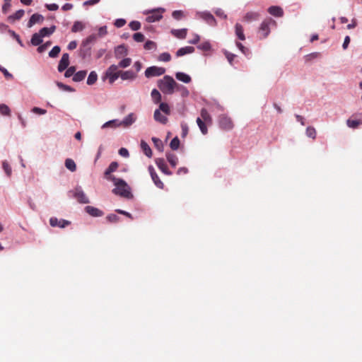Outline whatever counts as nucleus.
<instances>
[{
  "label": "nucleus",
  "instance_id": "1",
  "mask_svg": "<svg viewBox=\"0 0 362 362\" xmlns=\"http://www.w3.org/2000/svg\"><path fill=\"white\" fill-rule=\"evenodd\" d=\"M158 87L164 94L171 95L174 93L175 88L178 87V84L173 77L165 76L158 81Z\"/></svg>",
  "mask_w": 362,
  "mask_h": 362
},
{
  "label": "nucleus",
  "instance_id": "2",
  "mask_svg": "<svg viewBox=\"0 0 362 362\" xmlns=\"http://www.w3.org/2000/svg\"><path fill=\"white\" fill-rule=\"evenodd\" d=\"M110 180L114 182L115 185V188L112 190L113 193L126 198H130L132 196L127 183L123 180L115 177H110Z\"/></svg>",
  "mask_w": 362,
  "mask_h": 362
},
{
  "label": "nucleus",
  "instance_id": "3",
  "mask_svg": "<svg viewBox=\"0 0 362 362\" xmlns=\"http://www.w3.org/2000/svg\"><path fill=\"white\" fill-rule=\"evenodd\" d=\"M276 22L272 18L264 19L259 28V34L260 39L266 38L270 33V27L275 26Z\"/></svg>",
  "mask_w": 362,
  "mask_h": 362
},
{
  "label": "nucleus",
  "instance_id": "4",
  "mask_svg": "<svg viewBox=\"0 0 362 362\" xmlns=\"http://www.w3.org/2000/svg\"><path fill=\"white\" fill-rule=\"evenodd\" d=\"M118 66L112 64L106 71L105 76L109 79L110 83L112 84L119 77L120 71H118Z\"/></svg>",
  "mask_w": 362,
  "mask_h": 362
},
{
  "label": "nucleus",
  "instance_id": "5",
  "mask_svg": "<svg viewBox=\"0 0 362 362\" xmlns=\"http://www.w3.org/2000/svg\"><path fill=\"white\" fill-rule=\"evenodd\" d=\"M165 69L156 66H150L145 71V76L146 78H151L154 76H159L164 74Z\"/></svg>",
  "mask_w": 362,
  "mask_h": 362
},
{
  "label": "nucleus",
  "instance_id": "6",
  "mask_svg": "<svg viewBox=\"0 0 362 362\" xmlns=\"http://www.w3.org/2000/svg\"><path fill=\"white\" fill-rule=\"evenodd\" d=\"M220 127L223 130H230L233 128V122L230 117L226 115H221L218 120Z\"/></svg>",
  "mask_w": 362,
  "mask_h": 362
},
{
  "label": "nucleus",
  "instance_id": "7",
  "mask_svg": "<svg viewBox=\"0 0 362 362\" xmlns=\"http://www.w3.org/2000/svg\"><path fill=\"white\" fill-rule=\"evenodd\" d=\"M164 9L163 8L153 10L148 13V15L146 17V21L148 23H153L160 21L163 18L162 13Z\"/></svg>",
  "mask_w": 362,
  "mask_h": 362
},
{
  "label": "nucleus",
  "instance_id": "8",
  "mask_svg": "<svg viewBox=\"0 0 362 362\" xmlns=\"http://www.w3.org/2000/svg\"><path fill=\"white\" fill-rule=\"evenodd\" d=\"M73 196L81 204H88L89 199L81 188H76L73 192Z\"/></svg>",
  "mask_w": 362,
  "mask_h": 362
},
{
  "label": "nucleus",
  "instance_id": "9",
  "mask_svg": "<svg viewBox=\"0 0 362 362\" xmlns=\"http://www.w3.org/2000/svg\"><path fill=\"white\" fill-rule=\"evenodd\" d=\"M148 172L151 175V177L155 185L160 189H163L164 184L160 180L159 177L158 176L157 173L155 171L154 168L152 165H149L148 168Z\"/></svg>",
  "mask_w": 362,
  "mask_h": 362
},
{
  "label": "nucleus",
  "instance_id": "10",
  "mask_svg": "<svg viewBox=\"0 0 362 362\" xmlns=\"http://www.w3.org/2000/svg\"><path fill=\"white\" fill-rule=\"evenodd\" d=\"M49 223L52 227H59V228H65L69 226L71 223L69 221L64 219H57L55 217H52L49 219Z\"/></svg>",
  "mask_w": 362,
  "mask_h": 362
},
{
  "label": "nucleus",
  "instance_id": "11",
  "mask_svg": "<svg viewBox=\"0 0 362 362\" xmlns=\"http://www.w3.org/2000/svg\"><path fill=\"white\" fill-rule=\"evenodd\" d=\"M69 65V55L67 53H64L62 54V59L59 61L58 65V71L59 72H62L65 69L68 68Z\"/></svg>",
  "mask_w": 362,
  "mask_h": 362
},
{
  "label": "nucleus",
  "instance_id": "12",
  "mask_svg": "<svg viewBox=\"0 0 362 362\" xmlns=\"http://www.w3.org/2000/svg\"><path fill=\"white\" fill-rule=\"evenodd\" d=\"M85 211L87 214L93 217H100L104 214L103 211L92 206H86Z\"/></svg>",
  "mask_w": 362,
  "mask_h": 362
},
{
  "label": "nucleus",
  "instance_id": "13",
  "mask_svg": "<svg viewBox=\"0 0 362 362\" xmlns=\"http://www.w3.org/2000/svg\"><path fill=\"white\" fill-rule=\"evenodd\" d=\"M156 163L158 168L165 175H171L172 172L168 170V165L163 158H157Z\"/></svg>",
  "mask_w": 362,
  "mask_h": 362
},
{
  "label": "nucleus",
  "instance_id": "14",
  "mask_svg": "<svg viewBox=\"0 0 362 362\" xmlns=\"http://www.w3.org/2000/svg\"><path fill=\"white\" fill-rule=\"evenodd\" d=\"M97 39L95 35L93 34L89 35L85 40L82 42V46L84 49V55L90 52V47H88L89 44L94 42Z\"/></svg>",
  "mask_w": 362,
  "mask_h": 362
},
{
  "label": "nucleus",
  "instance_id": "15",
  "mask_svg": "<svg viewBox=\"0 0 362 362\" xmlns=\"http://www.w3.org/2000/svg\"><path fill=\"white\" fill-rule=\"evenodd\" d=\"M44 21V17L39 13H34L31 16L28 23V27L31 28L36 23H42Z\"/></svg>",
  "mask_w": 362,
  "mask_h": 362
},
{
  "label": "nucleus",
  "instance_id": "16",
  "mask_svg": "<svg viewBox=\"0 0 362 362\" xmlns=\"http://www.w3.org/2000/svg\"><path fill=\"white\" fill-rule=\"evenodd\" d=\"M201 18L210 25L214 26L216 25V21L214 18V16L209 12L202 13Z\"/></svg>",
  "mask_w": 362,
  "mask_h": 362
},
{
  "label": "nucleus",
  "instance_id": "17",
  "mask_svg": "<svg viewBox=\"0 0 362 362\" xmlns=\"http://www.w3.org/2000/svg\"><path fill=\"white\" fill-rule=\"evenodd\" d=\"M135 115L134 113H130L122 122H120L119 124L125 127H129L135 122Z\"/></svg>",
  "mask_w": 362,
  "mask_h": 362
},
{
  "label": "nucleus",
  "instance_id": "18",
  "mask_svg": "<svg viewBox=\"0 0 362 362\" xmlns=\"http://www.w3.org/2000/svg\"><path fill=\"white\" fill-rule=\"evenodd\" d=\"M127 49L124 45H119L115 49V56L116 58L119 59L127 54Z\"/></svg>",
  "mask_w": 362,
  "mask_h": 362
},
{
  "label": "nucleus",
  "instance_id": "19",
  "mask_svg": "<svg viewBox=\"0 0 362 362\" xmlns=\"http://www.w3.org/2000/svg\"><path fill=\"white\" fill-rule=\"evenodd\" d=\"M153 117L156 122H160L163 124H165L168 122L167 117L162 115L161 112H160V110L156 109L155 110L154 114H153Z\"/></svg>",
  "mask_w": 362,
  "mask_h": 362
},
{
  "label": "nucleus",
  "instance_id": "20",
  "mask_svg": "<svg viewBox=\"0 0 362 362\" xmlns=\"http://www.w3.org/2000/svg\"><path fill=\"white\" fill-rule=\"evenodd\" d=\"M120 77L122 80H133L136 78V74L132 70L120 71Z\"/></svg>",
  "mask_w": 362,
  "mask_h": 362
},
{
  "label": "nucleus",
  "instance_id": "21",
  "mask_svg": "<svg viewBox=\"0 0 362 362\" xmlns=\"http://www.w3.org/2000/svg\"><path fill=\"white\" fill-rule=\"evenodd\" d=\"M118 168V163L115 161L112 162L109 167L105 171V176L107 179L110 180V177H112L110 174L117 170Z\"/></svg>",
  "mask_w": 362,
  "mask_h": 362
},
{
  "label": "nucleus",
  "instance_id": "22",
  "mask_svg": "<svg viewBox=\"0 0 362 362\" xmlns=\"http://www.w3.org/2000/svg\"><path fill=\"white\" fill-rule=\"evenodd\" d=\"M268 12L271 15H272L274 16H276V17H281L284 14L282 8L279 6H270L268 8Z\"/></svg>",
  "mask_w": 362,
  "mask_h": 362
},
{
  "label": "nucleus",
  "instance_id": "23",
  "mask_svg": "<svg viewBox=\"0 0 362 362\" xmlns=\"http://www.w3.org/2000/svg\"><path fill=\"white\" fill-rule=\"evenodd\" d=\"M194 52V48L193 47L187 46L185 47H182L179 49L176 52L177 57H182L187 54H191Z\"/></svg>",
  "mask_w": 362,
  "mask_h": 362
},
{
  "label": "nucleus",
  "instance_id": "24",
  "mask_svg": "<svg viewBox=\"0 0 362 362\" xmlns=\"http://www.w3.org/2000/svg\"><path fill=\"white\" fill-rule=\"evenodd\" d=\"M187 30L186 28L179 30H172L171 33L179 39H185L187 36Z\"/></svg>",
  "mask_w": 362,
  "mask_h": 362
},
{
  "label": "nucleus",
  "instance_id": "25",
  "mask_svg": "<svg viewBox=\"0 0 362 362\" xmlns=\"http://www.w3.org/2000/svg\"><path fill=\"white\" fill-rule=\"evenodd\" d=\"M86 27V25L82 21H76L74 23L71 28L72 33H77L82 31Z\"/></svg>",
  "mask_w": 362,
  "mask_h": 362
},
{
  "label": "nucleus",
  "instance_id": "26",
  "mask_svg": "<svg viewBox=\"0 0 362 362\" xmlns=\"http://www.w3.org/2000/svg\"><path fill=\"white\" fill-rule=\"evenodd\" d=\"M200 115H201L200 118L202 119V120H204L206 123H207L209 124H211V122H212L211 117L205 108H202L201 110Z\"/></svg>",
  "mask_w": 362,
  "mask_h": 362
},
{
  "label": "nucleus",
  "instance_id": "27",
  "mask_svg": "<svg viewBox=\"0 0 362 362\" xmlns=\"http://www.w3.org/2000/svg\"><path fill=\"white\" fill-rule=\"evenodd\" d=\"M56 29V27L54 25L51 26L50 28H42L39 31V34L43 37L45 36H49L52 35Z\"/></svg>",
  "mask_w": 362,
  "mask_h": 362
},
{
  "label": "nucleus",
  "instance_id": "28",
  "mask_svg": "<svg viewBox=\"0 0 362 362\" xmlns=\"http://www.w3.org/2000/svg\"><path fill=\"white\" fill-rule=\"evenodd\" d=\"M166 158L169 163L171 165L172 167H175L178 163V158L177 156L174 153H166Z\"/></svg>",
  "mask_w": 362,
  "mask_h": 362
},
{
  "label": "nucleus",
  "instance_id": "29",
  "mask_svg": "<svg viewBox=\"0 0 362 362\" xmlns=\"http://www.w3.org/2000/svg\"><path fill=\"white\" fill-rule=\"evenodd\" d=\"M259 17V14L257 12H248L244 16V21L247 22H251L257 21Z\"/></svg>",
  "mask_w": 362,
  "mask_h": 362
},
{
  "label": "nucleus",
  "instance_id": "30",
  "mask_svg": "<svg viewBox=\"0 0 362 362\" xmlns=\"http://www.w3.org/2000/svg\"><path fill=\"white\" fill-rule=\"evenodd\" d=\"M141 148L144 152V153L148 158H151L152 156V151L148 146V144L144 141H141Z\"/></svg>",
  "mask_w": 362,
  "mask_h": 362
},
{
  "label": "nucleus",
  "instance_id": "31",
  "mask_svg": "<svg viewBox=\"0 0 362 362\" xmlns=\"http://www.w3.org/2000/svg\"><path fill=\"white\" fill-rule=\"evenodd\" d=\"M235 28V35H237L238 38L240 40H245V36L243 33V26L239 23H236Z\"/></svg>",
  "mask_w": 362,
  "mask_h": 362
},
{
  "label": "nucleus",
  "instance_id": "32",
  "mask_svg": "<svg viewBox=\"0 0 362 362\" xmlns=\"http://www.w3.org/2000/svg\"><path fill=\"white\" fill-rule=\"evenodd\" d=\"M175 77L177 80L181 81L185 83H188L191 81V77L182 72L176 73Z\"/></svg>",
  "mask_w": 362,
  "mask_h": 362
},
{
  "label": "nucleus",
  "instance_id": "33",
  "mask_svg": "<svg viewBox=\"0 0 362 362\" xmlns=\"http://www.w3.org/2000/svg\"><path fill=\"white\" fill-rule=\"evenodd\" d=\"M197 123L202 133L203 134H206L208 132V129H207L206 124H208L206 123L204 120H202V119H201L200 117H197Z\"/></svg>",
  "mask_w": 362,
  "mask_h": 362
},
{
  "label": "nucleus",
  "instance_id": "34",
  "mask_svg": "<svg viewBox=\"0 0 362 362\" xmlns=\"http://www.w3.org/2000/svg\"><path fill=\"white\" fill-rule=\"evenodd\" d=\"M42 37L38 33H35L31 37V43L34 46L40 45L42 42Z\"/></svg>",
  "mask_w": 362,
  "mask_h": 362
},
{
  "label": "nucleus",
  "instance_id": "35",
  "mask_svg": "<svg viewBox=\"0 0 362 362\" xmlns=\"http://www.w3.org/2000/svg\"><path fill=\"white\" fill-rule=\"evenodd\" d=\"M65 166L71 172H75L76 170V165L71 158H66L65 160Z\"/></svg>",
  "mask_w": 362,
  "mask_h": 362
},
{
  "label": "nucleus",
  "instance_id": "36",
  "mask_svg": "<svg viewBox=\"0 0 362 362\" xmlns=\"http://www.w3.org/2000/svg\"><path fill=\"white\" fill-rule=\"evenodd\" d=\"M86 74V71H79L75 73V74L73 76V81L76 82L83 81L85 78Z\"/></svg>",
  "mask_w": 362,
  "mask_h": 362
},
{
  "label": "nucleus",
  "instance_id": "37",
  "mask_svg": "<svg viewBox=\"0 0 362 362\" xmlns=\"http://www.w3.org/2000/svg\"><path fill=\"white\" fill-rule=\"evenodd\" d=\"M25 11L23 9L17 11L15 13L8 17L9 21H14L16 20H20L24 15Z\"/></svg>",
  "mask_w": 362,
  "mask_h": 362
},
{
  "label": "nucleus",
  "instance_id": "38",
  "mask_svg": "<svg viewBox=\"0 0 362 362\" xmlns=\"http://www.w3.org/2000/svg\"><path fill=\"white\" fill-rule=\"evenodd\" d=\"M362 124V119H349L346 121V124L350 128H357L359 124Z\"/></svg>",
  "mask_w": 362,
  "mask_h": 362
},
{
  "label": "nucleus",
  "instance_id": "39",
  "mask_svg": "<svg viewBox=\"0 0 362 362\" xmlns=\"http://www.w3.org/2000/svg\"><path fill=\"white\" fill-rule=\"evenodd\" d=\"M151 98L155 103H159L161 101L162 97L159 91L156 89H153L151 91Z\"/></svg>",
  "mask_w": 362,
  "mask_h": 362
},
{
  "label": "nucleus",
  "instance_id": "40",
  "mask_svg": "<svg viewBox=\"0 0 362 362\" xmlns=\"http://www.w3.org/2000/svg\"><path fill=\"white\" fill-rule=\"evenodd\" d=\"M120 122H119L117 119H112L110 121H108L105 122L102 128H107V127H116L119 126H122L121 124H119Z\"/></svg>",
  "mask_w": 362,
  "mask_h": 362
},
{
  "label": "nucleus",
  "instance_id": "41",
  "mask_svg": "<svg viewBox=\"0 0 362 362\" xmlns=\"http://www.w3.org/2000/svg\"><path fill=\"white\" fill-rule=\"evenodd\" d=\"M158 110H160V112H163L167 115H170V108L169 105L165 103H160Z\"/></svg>",
  "mask_w": 362,
  "mask_h": 362
},
{
  "label": "nucleus",
  "instance_id": "42",
  "mask_svg": "<svg viewBox=\"0 0 362 362\" xmlns=\"http://www.w3.org/2000/svg\"><path fill=\"white\" fill-rule=\"evenodd\" d=\"M97 79H98V75L95 73V71H91L88 77L87 84L93 85L96 82Z\"/></svg>",
  "mask_w": 362,
  "mask_h": 362
},
{
  "label": "nucleus",
  "instance_id": "43",
  "mask_svg": "<svg viewBox=\"0 0 362 362\" xmlns=\"http://www.w3.org/2000/svg\"><path fill=\"white\" fill-rule=\"evenodd\" d=\"M0 114L4 116H10L11 115V110L8 105L6 104L0 105Z\"/></svg>",
  "mask_w": 362,
  "mask_h": 362
},
{
  "label": "nucleus",
  "instance_id": "44",
  "mask_svg": "<svg viewBox=\"0 0 362 362\" xmlns=\"http://www.w3.org/2000/svg\"><path fill=\"white\" fill-rule=\"evenodd\" d=\"M305 133L307 136L312 138L313 139H315L316 138L317 132L315 129L313 127H307Z\"/></svg>",
  "mask_w": 362,
  "mask_h": 362
},
{
  "label": "nucleus",
  "instance_id": "45",
  "mask_svg": "<svg viewBox=\"0 0 362 362\" xmlns=\"http://www.w3.org/2000/svg\"><path fill=\"white\" fill-rule=\"evenodd\" d=\"M61 51V48L59 46H54L52 50L49 52V56L52 58L57 57Z\"/></svg>",
  "mask_w": 362,
  "mask_h": 362
},
{
  "label": "nucleus",
  "instance_id": "46",
  "mask_svg": "<svg viewBox=\"0 0 362 362\" xmlns=\"http://www.w3.org/2000/svg\"><path fill=\"white\" fill-rule=\"evenodd\" d=\"M170 146L172 150L175 151V150L178 149V148L180 146V140L177 136L172 139V141H170Z\"/></svg>",
  "mask_w": 362,
  "mask_h": 362
},
{
  "label": "nucleus",
  "instance_id": "47",
  "mask_svg": "<svg viewBox=\"0 0 362 362\" xmlns=\"http://www.w3.org/2000/svg\"><path fill=\"white\" fill-rule=\"evenodd\" d=\"M2 167H3V169L5 171L6 174L8 176H10L11 175L12 170H11V168L9 163L7 161L4 160L2 163Z\"/></svg>",
  "mask_w": 362,
  "mask_h": 362
},
{
  "label": "nucleus",
  "instance_id": "48",
  "mask_svg": "<svg viewBox=\"0 0 362 362\" xmlns=\"http://www.w3.org/2000/svg\"><path fill=\"white\" fill-rule=\"evenodd\" d=\"M197 47L203 51H209L211 49V44L209 42L206 41L199 45Z\"/></svg>",
  "mask_w": 362,
  "mask_h": 362
},
{
  "label": "nucleus",
  "instance_id": "49",
  "mask_svg": "<svg viewBox=\"0 0 362 362\" xmlns=\"http://www.w3.org/2000/svg\"><path fill=\"white\" fill-rule=\"evenodd\" d=\"M171 59V56L168 52H163L160 54L158 57V60L162 62H169Z\"/></svg>",
  "mask_w": 362,
  "mask_h": 362
},
{
  "label": "nucleus",
  "instance_id": "50",
  "mask_svg": "<svg viewBox=\"0 0 362 362\" xmlns=\"http://www.w3.org/2000/svg\"><path fill=\"white\" fill-rule=\"evenodd\" d=\"M131 63H132V59L130 58H125V59H122V61H120L118 66L122 68H126V67H128L129 66H130Z\"/></svg>",
  "mask_w": 362,
  "mask_h": 362
},
{
  "label": "nucleus",
  "instance_id": "51",
  "mask_svg": "<svg viewBox=\"0 0 362 362\" xmlns=\"http://www.w3.org/2000/svg\"><path fill=\"white\" fill-rule=\"evenodd\" d=\"M129 26L132 30H138L141 28V23L139 21H133L129 23Z\"/></svg>",
  "mask_w": 362,
  "mask_h": 362
},
{
  "label": "nucleus",
  "instance_id": "52",
  "mask_svg": "<svg viewBox=\"0 0 362 362\" xmlns=\"http://www.w3.org/2000/svg\"><path fill=\"white\" fill-rule=\"evenodd\" d=\"M133 39L137 42H141L144 41L145 37L142 33H136L133 35Z\"/></svg>",
  "mask_w": 362,
  "mask_h": 362
},
{
  "label": "nucleus",
  "instance_id": "53",
  "mask_svg": "<svg viewBox=\"0 0 362 362\" xmlns=\"http://www.w3.org/2000/svg\"><path fill=\"white\" fill-rule=\"evenodd\" d=\"M106 219L110 223H116L119 220V217L116 214H111L107 216Z\"/></svg>",
  "mask_w": 362,
  "mask_h": 362
},
{
  "label": "nucleus",
  "instance_id": "54",
  "mask_svg": "<svg viewBox=\"0 0 362 362\" xmlns=\"http://www.w3.org/2000/svg\"><path fill=\"white\" fill-rule=\"evenodd\" d=\"M75 71H76V68L75 66H70L69 67L65 74H64V76L66 78H69L71 77V76H74L75 74Z\"/></svg>",
  "mask_w": 362,
  "mask_h": 362
},
{
  "label": "nucleus",
  "instance_id": "55",
  "mask_svg": "<svg viewBox=\"0 0 362 362\" xmlns=\"http://www.w3.org/2000/svg\"><path fill=\"white\" fill-rule=\"evenodd\" d=\"M236 46L245 55H248L250 54L249 49L244 47L242 43L236 42Z\"/></svg>",
  "mask_w": 362,
  "mask_h": 362
},
{
  "label": "nucleus",
  "instance_id": "56",
  "mask_svg": "<svg viewBox=\"0 0 362 362\" xmlns=\"http://www.w3.org/2000/svg\"><path fill=\"white\" fill-rule=\"evenodd\" d=\"M156 47V44L154 42L151 41V40H148L144 44V49H145L149 50V49H155Z\"/></svg>",
  "mask_w": 362,
  "mask_h": 362
},
{
  "label": "nucleus",
  "instance_id": "57",
  "mask_svg": "<svg viewBox=\"0 0 362 362\" xmlns=\"http://www.w3.org/2000/svg\"><path fill=\"white\" fill-rule=\"evenodd\" d=\"M11 0H4V4L2 6V11L6 13L11 7Z\"/></svg>",
  "mask_w": 362,
  "mask_h": 362
},
{
  "label": "nucleus",
  "instance_id": "58",
  "mask_svg": "<svg viewBox=\"0 0 362 362\" xmlns=\"http://www.w3.org/2000/svg\"><path fill=\"white\" fill-rule=\"evenodd\" d=\"M172 16L175 19L180 20L183 17V13L181 11H174Z\"/></svg>",
  "mask_w": 362,
  "mask_h": 362
},
{
  "label": "nucleus",
  "instance_id": "59",
  "mask_svg": "<svg viewBox=\"0 0 362 362\" xmlns=\"http://www.w3.org/2000/svg\"><path fill=\"white\" fill-rule=\"evenodd\" d=\"M51 42H47L46 43H45L44 45H40L38 47H37V52L39 53H42L49 46L51 45Z\"/></svg>",
  "mask_w": 362,
  "mask_h": 362
},
{
  "label": "nucleus",
  "instance_id": "60",
  "mask_svg": "<svg viewBox=\"0 0 362 362\" xmlns=\"http://www.w3.org/2000/svg\"><path fill=\"white\" fill-rule=\"evenodd\" d=\"M0 71L4 74V76L7 79H12L13 78V75L10 74L5 68L0 66Z\"/></svg>",
  "mask_w": 362,
  "mask_h": 362
},
{
  "label": "nucleus",
  "instance_id": "61",
  "mask_svg": "<svg viewBox=\"0 0 362 362\" xmlns=\"http://www.w3.org/2000/svg\"><path fill=\"white\" fill-rule=\"evenodd\" d=\"M114 24L117 28H122L126 24V21L123 18H119L115 21Z\"/></svg>",
  "mask_w": 362,
  "mask_h": 362
},
{
  "label": "nucleus",
  "instance_id": "62",
  "mask_svg": "<svg viewBox=\"0 0 362 362\" xmlns=\"http://www.w3.org/2000/svg\"><path fill=\"white\" fill-rule=\"evenodd\" d=\"M225 56H226V57L227 58L228 62L230 64H232V62H233V59L236 57L235 54H232V53L228 52H225Z\"/></svg>",
  "mask_w": 362,
  "mask_h": 362
},
{
  "label": "nucleus",
  "instance_id": "63",
  "mask_svg": "<svg viewBox=\"0 0 362 362\" xmlns=\"http://www.w3.org/2000/svg\"><path fill=\"white\" fill-rule=\"evenodd\" d=\"M45 7L49 11H57L59 8V6L57 4H45Z\"/></svg>",
  "mask_w": 362,
  "mask_h": 362
},
{
  "label": "nucleus",
  "instance_id": "64",
  "mask_svg": "<svg viewBox=\"0 0 362 362\" xmlns=\"http://www.w3.org/2000/svg\"><path fill=\"white\" fill-rule=\"evenodd\" d=\"M32 111L34 113L39 114V115H45L47 112V111L45 110L41 109V108L37 107H33Z\"/></svg>",
  "mask_w": 362,
  "mask_h": 362
}]
</instances>
